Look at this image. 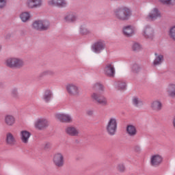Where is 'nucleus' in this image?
I'll list each match as a JSON object with an SVG mask.
<instances>
[{"label": "nucleus", "mask_w": 175, "mask_h": 175, "mask_svg": "<svg viewBox=\"0 0 175 175\" xmlns=\"http://www.w3.org/2000/svg\"><path fill=\"white\" fill-rule=\"evenodd\" d=\"M131 70L133 73H139L142 70V66L137 64H134L132 66Z\"/></svg>", "instance_id": "nucleus-36"}, {"label": "nucleus", "mask_w": 175, "mask_h": 175, "mask_svg": "<svg viewBox=\"0 0 175 175\" xmlns=\"http://www.w3.org/2000/svg\"><path fill=\"white\" fill-rule=\"evenodd\" d=\"M54 75H55L54 71L51 70H45L39 74L38 77L39 79H43V77H46V76H54Z\"/></svg>", "instance_id": "nucleus-29"}, {"label": "nucleus", "mask_w": 175, "mask_h": 175, "mask_svg": "<svg viewBox=\"0 0 175 175\" xmlns=\"http://www.w3.org/2000/svg\"><path fill=\"white\" fill-rule=\"evenodd\" d=\"M163 5H167V6H174L175 0H159Z\"/></svg>", "instance_id": "nucleus-33"}, {"label": "nucleus", "mask_w": 175, "mask_h": 175, "mask_svg": "<svg viewBox=\"0 0 175 175\" xmlns=\"http://www.w3.org/2000/svg\"><path fill=\"white\" fill-rule=\"evenodd\" d=\"M50 147H51V144L50 142H46L44 144V148H45V150L50 148Z\"/></svg>", "instance_id": "nucleus-42"}, {"label": "nucleus", "mask_w": 175, "mask_h": 175, "mask_svg": "<svg viewBox=\"0 0 175 175\" xmlns=\"http://www.w3.org/2000/svg\"><path fill=\"white\" fill-rule=\"evenodd\" d=\"M5 65L10 69H21L24 66V60L18 57H8L5 61Z\"/></svg>", "instance_id": "nucleus-3"}, {"label": "nucleus", "mask_w": 175, "mask_h": 175, "mask_svg": "<svg viewBox=\"0 0 175 175\" xmlns=\"http://www.w3.org/2000/svg\"><path fill=\"white\" fill-rule=\"evenodd\" d=\"M93 90H94V91L98 90V91H105V87L103 86V85H102L100 83H94L92 87Z\"/></svg>", "instance_id": "nucleus-35"}, {"label": "nucleus", "mask_w": 175, "mask_h": 175, "mask_svg": "<svg viewBox=\"0 0 175 175\" xmlns=\"http://www.w3.org/2000/svg\"><path fill=\"white\" fill-rule=\"evenodd\" d=\"M118 129V119L113 116L109 118L105 126V131L109 136H114Z\"/></svg>", "instance_id": "nucleus-2"}, {"label": "nucleus", "mask_w": 175, "mask_h": 175, "mask_svg": "<svg viewBox=\"0 0 175 175\" xmlns=\"http://www.w3.org/2000/svg\"><path fill=\"white\" fill-rule=\"evenodd\" d=\"M113 16L119 21H128L132 16V12L126 7H120L113 10Z\"/></svg>", "instance_id": "nucleus-1"}, {"label": "nucleus", "mask_w": 175, "mask_h": 175, "mask_svg": "<svg viewBox=\"0 0 175 175\" xmlns=\"http://www.w3.org/2000/svg\"><path fill=\"white\" fill-rule=\"evenodd\" d=\"M26 6L28 9H39L43 6V0H27Z\"/></svg>", "instance_id": "nucleus-11"}, {"label": "nucleus", "mask_w": 175, "mask_h": 175, "mask_svg": "<svg viewBox=\"0 0 175 175\" xmlns=\"http://www.w3.org/2000/svg\"><path fill=\"white\" fill-rule=\"evenodd\" d=\"M31 132L26 131V130H23L20 133V138L21 141L23 144H28L29 143V139L31 137Z\"/></svg>", "instance_id": "nucleus-15"}, {"label": "nucleus", "mask_w": 175, "mask_h": 175, "mask_svg": "<svg viewBox=\"0 0 175 175\" xmlns=\"http://www.w3.org/2000/svg\"><path fill=\"white\" fill-rule=\"evenodd\" d=\"M163 162V157L159 154H154L150 156V163L152 167H159Z\"/></svg>", "instance_id": "nucleus-7"}, {"label": "nucleus", "mask_w": 175, "mask_h": 175, "mask_svg": "<svg viewBox=\"0 0 175 175\" xmlns=\"http://www.w3.org/2000/svg\"><path fill=\"white\" fill-rule=\"evenodd\" d=\"M132 102H133V105L135 107H138L139 109H140V107H142L143 105H144V103L143 102V100H142V99L139 97H133Z\"/></svg>", "instance_id": "nucleus-27"}, {"label": "nucleus", "mask_w": 175, "mask_h": 175, "mask_svg": "<svg viewBox=\"0 0 175 175\" xmlns=\"http://www.w3.org/2000/svg\"><path fill=\"white\" fill-rule=\"evenodd\" d=\"M104 75L108 77H114L116 75V68H114V65L111 63H108L105 65L104 68Z\"/></svg>", "instance_id": "nucleus-13"}, {"label": "nucleus", "mask_w": 175, "mask_h": 175, "mask_svg": "<svg viewBox=\"0 0 175 175\" xmlns=\"http://www.w3.org/2000/svg\"><path fill=\"white\" fill-rule=\"evenodd\" d=\"M49 125H50V122L44 118L37 119L34 123L35 128L39 131H43L46 128H49Z\"/></svg>", "instance_id": "nucleus-8"}, {"label": "nucleus", "mask_w": 175, "mask_h": 175, "mask_svg": "<svg viewBox=\"0 0 175 175\" xmlns=\"http://www.w3.org/2000/svg\"><path fill=\"white\" fill-rule=\"evenodd\" d=\"M66 91L69 96L77 97L81 95L80 87H79L76 83H67L66 85Z\"/></svg>", "instance_id": "nucleus-5"}, {"label": "nucleus", "mask_w": 175, "mask_h": 175, "mask_svg": "<svg viewBox=\"0 0 175 175\" xmlns=\"http://www.w3.org/2000/svg\"><path fill=\"white\" fill-rule=\"evenodd\" d=\"M64 21L69 23H76L77 15L74 12H69L64 16Z\"/></svg>", "instance_id": "nucleus-24"}, {"label": "nucleus", "mask_w": 175, "mask_h": 175, "mask_svg": "<svg viewBox=\"0 0 175 175\" xmlns=\"http://www.w3.org/2000/svg\"><path fill=\"white\" fill-rule=\"evenodd\" d=\"M159 17H161V12H159L158 9L154 8L153 10H152L147 16L146 20L155 21V20H157V18H159Z\"/></svg>", "instance_id": "nucleus-16"}, {"label": "nucleus", "mask_w": 175, "mask_h": 175, "mask_svg": "<svg viewBox=\"0 0 175 175\" xmlns=\"http://www.w3.org/2000/svg\"><path fill=\"white\" fill-rule=\"evenodd\" d=\"M90 98L94 103L98 105L99 106H107L109 102L107 101V98L105 96L100 95L98 92H93L90 95Z\"/></svg>", "instance_id": "nucleus-4"}, {"label": "nucleus", "mask_w": 175, "mask_h": 175, "mask_svg": "<svg viewBox=\"0 0 175 175\" xmlns=\"http://www.w3.org/2000/svg\"><path fill=\"white\" fill-rule=\"evenodd\" d=\"M11 96L13 97L14 99H18L19 98L18 88H13L11 90Z\"/></svg>", "instance_id": "nucleus-34"}, {"label": "nucleus", "mask_w": 175, "mask_h": 175, "mask_svg": "<svg viewBox=\"0 0 175 175\" xmlns=\"http://www.w3.org/2000/svg\"><path fill=\"white\" fill-rule=\"evenodd\" d=\"M79 33L83 36L92 34V31L88 28V26L85 23H83L79 27Z\"/></svg>", "instance_id": "nucleus-20"}, {"label": "nucleus", "mask_w": 175, "mask_h": 175, "mask_svg": "<svg viewBox=\"0 0 175 175\" xmlns=\"http://www.w3.org/2000/svg\"><path fill=\"white\" fill-rule=\"evenodd\" d=\"M126 132L130 137H135L137 135V129L133 124H129L126 128Z\"/></svg>", "instance_id": "nucleus-21"}, {"label": "nucleus", "mask_w": 175, "mask_h": 175, "mask_svg": "<svg viewBox=\"0 0 175 175\" xmlns=\"http://www.w3.org/2000/svg\"><path fill=\"white\" fill-rule=\"evenodd\" d=\"M48 3L50 6H58L59 8H65L68 5L65 0H49Z\"/></svg>", "instance_id": "nucleus-19"}, {"label": "nucleus", "mask_w": 175, "mask_h": 175, "mask_svg": "<svg viewBox=\"0 0 175 175\" xmlns=\"http://www.w3.org/2000/svg\"><path fill=\"white\" fill-rule=\"evenodd\" d=\"M134 150L135 151V152H142V147H140V146L139 145H136L134 147Z\"/></svg>", "instance_id": "nucleus-41"}, {"label": "nucleus", "mask_w": 175, "mask_h": 175, "mask_svg": "<svg viewBox=\"0 0 175 175\" xmlns=\"http://www.w3.org/2000/svg\"><path fill=\"white\" fill-rule=\"evenodd\" d=\"M165 91L169 96L174 98L175 96V83H169L165 89Z\"/></svg>", "instance_id": "nucleus-25"}, {"label": "nucleus", "mask_w": 175, "mask_h": 175, "mask_svg": "<svg viewBox=\"0 0 175 175\" xmlns=\"http://www.w3.org/2000/svg\"><path fill=\"white\" fill-rule=\"evenodd\" d=\"M4 122L7 126H13L16 124V118L10 114L4 116Z\"/></svg>", "instance_id": "nucleus-23"}, {"label": "nucleus", "mask_w": 175, "mask_h": 175, "mask_svg": "<svg viewBox=\"0 0 175 175\" xmlns=\"http://www.w3.org/2000/svg\"><path fill=\"white\" fill-rule=\"evenodd\" d=\"M32 29L36 31H42V20L35 21L32 23Z\"/></svg>", "instance_id": "nucleus-30"}, {"label": "nucleus", "mask_w": 175, "mask_h": 175, "mask_svg": "<svg viewBox=\"0 0 175 175\" xmlns=\"http://www.w3.org/2000/svg\"><path fill=\"white\" fill-rule=\"evenodd\" d=\"M50 29V22L47 20H41V31Z\"/></svg>", "instance_id": "nucleus-31"}, {"label": "nucleus", "mask_w": 175, "mask_h": 175, "mask_svg": "<svg viewBox=\"0 0 175 175\" xmlns=\"http://www.w3.org/2000/svg\"><path fill=\"white\" fill-rule=\"evenodd\" d=\"M117 170L120 172V173H124V172H125V165H124V163L118 164Z\"/></svg>", "instance_id": "nucleus-39"}, {"label": "nucleus", "mask_w": 175, "mask_h": 175, "mask_svg": "<svg viewBox=\"0 0 175 175\" xmlns=\"http://www.w3.org/2000/svg\"><path fill=\"white\" fill-rule=\"evenodd\" d=\"M116 85L118 90H125V88L126 87V83L122 81H118Z\"/></svg>", "instance_id": "nucleus-38"}, {"label": "nucleus", "mask_w": 175, "mask_h": 175, "mask_svg": "<svg viewBox=\"0 0 175 175\" xmlns=\"http://www.w3.org/2000/svg\"><path fill=\"white\" fill-rule=\"evenodd\" d=\"M151 109L154 110V111H159L162 110V103L161 101L155 100L151 103Z\"/></svg>", "instance_id": "nucleus-28"}, {"label": "nucleus", "mask_w": 175, "mask_h": 175, "mask_svg": "<svg viewBox=\"0 0 175 175\" xmlns=\"http://www.w3.org/2000/svg\"><path fill=\"white\" fill-rule=\"evenodd\" d=\"M55 118L60 122H64L66 124H70L73 121L72 116L68 113H57Z\"/></svg>", "instance_id": "nucleus-12"}, {"label": "nucleus", "mask_w": 175, "mask_h": 175, "mask_svg": "<svg viewBox=\"0 0 175 175\" xmlns=\"http://www.w3.org/2000/svg\"><path fill=\"white\" fill-rule=\"evenodd\" d=\"M170 37L172 40H174L175 42V26L172 27L170 30Z\"/></svg>", "instance_id": "nucleus-40"}, {"label": "nucleus", "mask_w": 175, "mask_h": 175, "mask_svg": "<svg viewBox=\"0 0 175 175\" xmlns=\"http://www.w3.org/2000/svg\"><path fill=\"white\" fill-rule=\"evenodd\" d=\"M53 98V92L50 90H45L42 99L46 103H49L51 100V98Z\"/></svg>", "instance_id": "nucleus-26"}, {"label": "nucleus", "mask_w": 175, "mask_h": 175, "mask_svg": "<svg viewBox=\"0 0 175 175\" xmlns=\"http://www.w3.org/2000/svg\"><path fill=\"white\" fill-rule=\"evenodd\" d=\"M6 5V0H0V9Z\"/></svg>", "instance_id": "nucleus-43"}, {"label": "nucleus", "mask_w": 175, "mask_h": 175, "mask_svg": "<svg viewBox=\"0 0 175 175\" xmlns=\"http://www.w3.org/2000/svg\"><path fill=\"white\" fill-rule=\"evenodd\" d=\"M5 143L7 146L13 147L16 144L17 141L16 140V137H14V135H13V134H12L11 133H8L6 134Z\"/></svg>", "instance_id": "nucleus-17"}, {"label": "nucleus", "mask_w": 175, "mask_h": 175, "mask_svg": "<svg viewBox=\"0 0 175 175\" xmlns=\"http://www.w3.org/2000/svg\"><path fill=\"white\" fill-rule=\"evenodd\" d=\"M123 34L128 38L135 35V27L132 25L124 26L122 29Z\"/></svg>", "instance_id": "nucleus-18"}, {"label": "nucleus", "mask_w": 175, "mask_h": 175, "mask_svg": "<svg viewBox=\"0 0 175 175\" xmlns=\"http://www.w3.org/2000/svg\"><path fill=\"white\" fill-rule=\"evenodd\" d=\"M142 36L146 40L152 41L155 39V30L151 25H147L142 29Z\"/></svg>", "instance_id": "nucleus-6"}, {"label": "nucleus", "mask_w": 175, "mask_h": 175, "mask_svg": "<svg viewBox=\"0 0 175 175\" xmlns=\"http://www.w3.org/2000/svg\"><path fill=\"white\" fill-rule=\"evenodd\" d=\"M106 47V44L105 41L99 40L95 42L92 46V50L96 54H99Z\"/></svg>", "instance_id": "nucleus-10"}, {"label": "nucleus", "mask_w": 175, "mask_h": 175, "mask_svg": "<svg viewBox=\"0 0 175 175\" xmlns=\"http://www.w3.org/2000/svg\"><path fill=\"white\" fill-rule=\"evenodd\" d=\"M88 116H93L94 115V110L89 109L86 111Z\"/></svg>", "instance_id": "nucleus-44"}, {"label": "nucleus", "mask_w": 175, "mask_h": 175, "mask_svg": "<svg viewBox=\"0 0 175 175\" xmlns=\"http://www.w3.org/2000/svg\"><path fill=\"white\" fill-rule=\"evenodd\" d=\"M20 17L23 23H27V21L31 18V15L29 12H23Z\"/></svg>", "instance_id": "nucleus-32"}, {"label": "nucleus", "mask_w": 175, "mask_h": 175, "mask_svg": "<svg viewBox=\"0 0 175 175\" xmlns=\"http://www.w3.org/2000/svg\"><path fill=\"white\" fill-rule=\"evenodd\" d=\"M65 132L68 136H71L72 137H79L81 134L79 127L76 126H68L65 129Z\"/></svg>", "instance_id": "nucleus-9"}, {"label": "nucleus", "mask_w": 175, "mask_h": 175, "mask_svg": "<svg viewBox=\"0 0 175 175\" xmlns=\"http://www.w3.org/2000/svg\"><path fill=\"white\" fill-rule=\"evenodd\" d=\"M142 49V44H140L139 42H135L133 44L132 49L133 51H140Z\"/></svg>", "instance_id": "nucleus-37"}, {"label": "nucleus", "mask_w": 175, "mask_h": 175, "mask_svg": "<svg viewBox=\"0 0 175 175\" xmlns=\"http://www.w3.org/2000/svg\"><path fill=\"white\" fill-rule=\"evenodd\" d=\"M53 163L57 167L64 166V155L62 153H55L53 156Z\"/></svg>", "instance_id": "nucleus-14"}, {"label": "nucleus", "mask_w": 175, "mask_h": 175, "mask_svg": "<svg viewBox=\"0 0 175 175\" xmlns=\"http://www.w3.org/2000/svg\"><path fill=\"white\" fill-rule=\"evenodd\" d=\"M164 61L163 55L161 53H154V59L153 60L152 65L153 66H159L162 65V63Z\"/></svg>", "instance_id": "nucleus-22"}]
</instances>
